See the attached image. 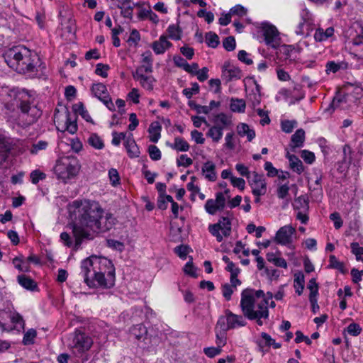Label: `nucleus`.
<instances>
[{
  "label": "nucleus",
  "instance_id": "1",
  "mask_svg": "<svg viewBox=\"0 0 363 363\" xmlns=\"http://www.w3.org/2000/svg\"><path fill=\"white\" fill-rule=\"evenodd\" d=\"M70 211L73 209L76 219L75 222L70 224L74 238V244L70 235L66 232L60 234V239L67 247L74 246V249L77 250L84 240L94 238L91 229L101 218V213H104V209L99 203L88 200L74 201L70 206Z\"/></svg>",
  "mask_w": 363,
  "mask_h": 363
},
{
  "label": "nucleus",
  "instance_id": "2",
  "mask_svg": "<svg viewBox=\"0 0 363 363\" xmlns=\"http://www.w3.org/2000/svg\"><path fill=\"white\" fill-rule=\"evenodd\" d=\"M81 274L89 287L111 288L114 285L115 269L111 260L91 256L81 263Z\"/></svg>",
  "mask_w": 363,
  "mask_h": 363
},
{
  "label": "nucleus",
  "instance_id": "3",
  "mask_svg": "<svg viewBox=\"0 0 363 363\" xmlns=\"http://www.w3.org/2000/svg\"><path fill=\"white\" fill-rule=\"evenodd\" d=\"M4 57L11 68L29 76L34 75L40 66V59L38 54L23 45L9 48L5 52Z\"/></svg>",
  "mask_w": 363,
  "mask_h": 363
},
{
  "label": "nucleus",
  "instance_id": "4",
  "mask_svg": "<svg viewBox=\"0 0 363 363\" xmlns=\"http://www.w3.org/2000/svg\"><path fill=\"white\" fill-rule=\"evenodd\" d=\"M255 296H264V291L252 289H244L241 293L240 308L245 318L251 320H256L257 323L261 326L263 325L261 318H268L269 310L266 308L265 302L259 304L257 310H254Z\"/></svg>",
  "mask_w": 363,
  "mask_h": 363
},
{
  "label": "nucleus",
  "instance_id": "5",
  "mask_svg": "<svg viewBox=\"0 0 363 363\" xmlns=\"http://www.w3.org/2000/svg\"><path fill=\"white\" fill-rule=\"evenodd\" d=\"M11 96H13L16 104L13 102H7L4 105V109L8 112H12L15 110V107L18 106L21 113L28 116V123L32 124L35 123L42 115V111L35 105H30L29 101V96L28 92L21 91H12Z\"/></svg>",
  "mask_w": 363,
  "mask_h": 363
},
{
  "label": "nucleus",
  "instance_id": "6",
  "mask_svg": "<svg viewBox=\"0 0 363 363\" xmlns=\"http://www.w3.org/2000/svg\"><path fill=\"white\" fill-rule=\"evenodd\" d=\"M81 165L76 157H63L57 160L54 172L57 177L66 182L74 178L79 172Z\"/></svg>",
  "mask_w": 363,
  "mask_h": 363
},
{
  "label": "nucleus",
  "instance_id": "7",
  "mask_svg": "<svg viewBox=\"0 0 363 363\" xmlns=\"http://www.w3.org/2000/svg\"><path fill=\"white\" fill-rule=\"evenodd\" d=\"M25 321L23 317L14 309L11 303L0 310V328L1 331L10 332L13 330H24Z\"/></svg>",
  "mask_w": 363,
  "mask_h": 363
},
{
  "label": "nucleus",
  "instance_id": "8",
  "mask_svg": "<svg viewBox=\"0 0 363 363\" xmlns=\"http://www.w3.org/2000/svg\"><path fill=\"white\" fill-rule=\"evenodd\" d=\"M72 110L74 112L71 114L70 112L66 109L64 115L65 121L62 123L58 121L57 128L62 131H67L71 134H74L78 129L77 124V116L79 114L86 121H91V118L87 110H86L83 103L79 102L72 106Z\"/></svg>",
  "mask_w": 363,
  "mask_h": 363
},
{
  "label": "nucleus",
  "instance_id": "9",
  "mask_svg": "<svg viewBox=\"0 0 363 363\" xmlns=\"http://www.w3.org/2000/svg\"><path fill=\"white\" fill-rule=\"evenodd\" d=\"M93 345L91 337L84 332L76 330L70 335L68 347L78 357L88 352Z\"/></svg>",
  "mask_w": 363,
  "mask_h": 363
},
{
  "label": "nucleus",
  "instance_id": "10",
  "mask_svg": "<svg viewBox=\"0 0 363 363\" xmlns=\"http://www.w3.org/2000/svg\"><path fill=\"white\" fill-rule=\"evenodd\" d=\"M116 223V218L111 213H101V218L98 219L96 225L93 226L91 233H104L110 230L113 228Z\"/></svg>",
  "mask_w": 363,
  "mask_h": 363
},
{
  "label": "nucleus",
  "instance_id": "11",
  "mask_svg": "<svg viewBox=\"0 0 363 363\" xmlns=\"http://www.w3.org/2000/svg\"><path fill=\"white\" fill-rule=\"evenodd\" d=\"M248 182L252 189V194L255 196H260L266 194L267 183L263 174L253 172L252 176L248 177Z\"/></svg>",
  "mask_w": 363,
  "mask_h": 363
},
{
  "label": "nucleus",
  "instance_id": "12",
  "mask_svg": "<svg viewBox=\"0 0 363 363\" xmlns=\"http://www.w3.org/2000/svg\"><path fill=\"white\" fill-rule=\"evenodd\" d=\"M91 91L96 97H97L103 104L111 111H114L115 104L113 103L106 86L102 83L93 84Z\"/></svg>",
  "mask_w": 363,
  "mask_h": 363
},
{
  "label": "nucleus",
  "instance_id": "13",
  "mask_svg": "<svg viewBox=\"0 0 363 363\" xmlns=\"http://www.w3.org/2000/svg\"><path fill=\"white\" fill-rule=\"evenodd\" d=\"M262 31L264 42L268 46L276 49L280 45L279 33L275 26L266 24L263 26Z\"/></svg>",
  "mask_w": 363,
  "mask_h": 363
},
{
  "label": "nucleus",
  "instance_id": "14",
  "mask_svg": "<svg viewBox=\"0 0 363 363\" xmlns=\"http://www.w3.org/2000/svg\"><path fill=\"white\" fill-rule=\"evenodd\" d=\"M225 206V198L224 194L218 192L216 194V199H208L205 203L204 208L210 215H215L218 211H222Z\"/></svg>",
  "mask_w": 363,
  "mask_h": 363
},
{
  "label": "nucleus",
  "instance_id": "15",
  "mask_svg": "<svg viewBox=\"0 0 363 363\" xmlns=\"http://www.w3.org/2000/svg\"><path fill=\"white\" fill-rule=\"evenodd\" d=\"M295 231V228L291 225H284L277 232L274 240L278 244L286 245L291 242L292 235Z\"/></svg>",
  "mask_w": 363,
  "mask_h": 363
},
{
  "label": "nucleus",
  "instance_id": "16",
  "mask_svg": "<svg viewBox=\"0 0 363 363\" xmlns=\"http://www.w3.org/2000/svg\"><path fill=\"white\" fill-rule=\"evenodd\" d=\"M242 76V72L238 67L226 65L223 67L222 77L226 82L240 79Z\"/></svg>",
  "mask_w": 363,
  "mask_h": 363
},
{
  "label": "nucleus",
  "instance_id": "17",
  "mask_svg": "<svg viewBox=\"0 0 363 363\" xmlns=\"http://www.w3.org/2000/svg\"><path fill=\"white\" fill-rule=\"evenodd\" d=\"M203 176L210 182H215L217 179L216 164L212 161L206 162L201 168Z\"/></svg>",
  "mask_w": 363,
  "mask_h": 363
},
{
  "label": "nucleus",
  "instance_id": "18",
  "mask_svg": "<svg viewBox=\"0 0 363 363\" xmlns=\"http://www.w3.org/2000/svg\"><path fill=\"white\" fill-rule=\"evenodd\" d=\"M172 44L167 40V37L161 35L158 40L152 43V48L155 54L161 55L163 54L166 50L169 48Z\"/></svg>",
  "mask_w": 363,
  "mask_h": 363
},
{
  "label": "nucleus",
  "instance_id": "19",
  "mask_svg": "<svg viewBox=\"0 0 363 363\" xmlns=\"http://www.w3.org/2000/svg\"><path fill=\"white\" fill-rule=\"evenodd\" d=\"M12 144L9 139L0 134V159L5 162L11 152Z\"/></svg>",
  "mask_w": 363,
  "mask_h": 363
},
{
  "label": "nucleus",
  "instance_id": "20",
  "mask_svg": "<svg viewBox=\"0 0 363 363\" xmlns=\"http://www.w3.org/2000/svg\"><path fill=\"white\" fill-rule=\"evenodd\" d=\"M226 322L228 323L230 329L242 327L247 324L242 315L234 314L231 311H228L226 313Z\"/></svg>",
  "mask_w": 363,
  "mask_h": 363
},
{
  "label": "nucleus",
  "instance_id": "21",
  "mask_svg": "<svg viewBox=\"0 0 363 363\" xmlns=\"http://www.w3.org/2000/svg\"><path fill=\"white\" fill-rule=\"evenodd\" d=\"M128 154L130 157H138L140 155L139 148L133 139V134H129L124 143Z\"/></svg>",
  "mask_w": 363,
  "mask_h": 363
},
{
  "label": "nucleus",
  "instance_id": "22",
  "mask_svg": "<svg viewBox=\"0 0 363 363\" xmlns=\"http://www.w3.org/2000/svg\"><path fill=\"white\" fill-rule=\"evenodd\" d=\"M253 84L254 87L250 92H248L247 89H245V91L247 98L252 102L253 107H255L258 106L261 101L260 86L255 80L253 81Z\"/></svg>",
  "mask_w": 363,
  "mask_h": 363
},
{
  "label": "nucleus",
  "instance_id": "23",
  "mask_svg": "<svg viewBox=\"0 0 363 363\" xmlns=\"http://www.w3.org/2000/svg\"><path fill=\"white\" fill-rule=\"evenodd\" d=\"M305 141V131L302 129H298L291 136L290 147L292 151L296 148L301 147Z\"/></svg>",
  "mask_w": 363,
  "mask_h": 363
},
{
  "label": "nucleus",
  "instance_id": "24",
  "mask_svg": "<svg viewBox=\"0 0 363 363\" xmlns=\"http://www.w3.org/2000/svg\"><path fill=\"white\" fill-rule=\"evenodd\" d=\"M294 209L298 211L308 212L309 199L306 195H301L294 199Z\"/></svg>",
  "mask_w": 363,
  "mask_h": 363
},
{
  "label": "nucleus",
  "instance_id": "25",
  "mask_svg": "<svg viewBox=\"0 0 363 363\" xmlns=\"http://www.w3.org/2000/svg\"><path fill=\"white\" fill-rule=\"evenodd\" d=\"M159 342V339L157 336H152L149 335L147 332V335L142 338V340L138 343V346L146 350L152 349Z\"/></svg>",
  "mask_w": 363,
  "mask_h": 363
},
{
  "label": "nucleus",
  "instance_id": "26",
  "mask_svg": "<svg viewBox=\"0 0 363 363\" xmlns=\"http://www.w3.org/2000/svg\"><path fill=\"white\" fill-rule=\"evenodd\" d=\"M286 157L289 160L290 167L293 171L298 174L303 172L304 169L302 162L296 155L287 152Z\"/></svg>",
  "mask_w": 363,
  "mask_h": 363
},
{
  "label": "nucleus",
  "instance_id": "27",
  "mask_svg": "<svg viewBox=\"0 0 363 363\" xmlns=\"http://www.w3.org/2000/svg\"><path fill=\"white\" fill-rule=\"evenodd\" d=\"M17 280L18 284L27 290L34 291L37 288L35 281L25 274L18 275Z\"/></svg>",
  "mask_w": 363,
  "mask_h": 363
},
{
  "label": "nucleus",
  "instance_id": "28",
  "mask_svg": "<svg viewBox=\"0 0 363 363\" xmlns=\"http://www.w3.org/2000/svg\"><path fill=\"white\" fill-rule=\"evenodd\" d=\"M147 328L143 324H137L130 328V335L136 339L138 342L147 335Z\"/></svg>",
  "mask_w": 363,
  "mask_h": 363
},
{
  "label": "nucleus",
  "instance_id": "29",
  "mask_svg": "<svg viewBox=\"0 0 363 363\" xmlns=\"http://www.w3.org/2000/svg\"><path fill=\"white\" fill-rule=\"evenodd\" d=\"M237 131L238 135L241 137L247 136L249 141L252 140L255 137V130L250 129L249 125L244 123H241L238 125Z\"/></svg>",
  "mask_w": 363,
  "mask_h": 363
},
{
  "label": "nucleus",
  "instance_id": "30",
  "mask_svg": "<svg viewBox=\"0 0 363 363\" xmlns=\"http://www.w3.org/2000/svg\"><path fill=\"white\" fill-rule=\"evenodd\" d=\"M223 127L213 125L208 129L206 136L211 138L214 143H218L223 137Z\"/></svg>",
  "mask_w": 363,
  "mask_h": 363
},
{
  "label": "nucleus",
  "instance_id": "31",
  "mask_svg": "<svg viewBox=\"0 0 363 363\" xmlns=\"http://www.w3.org/2000/svg\"><path fill=\"white\" fill-rule=\"evenodd\" d=\"M214 125L223 127V129L232 125V120L230 116L224 113H220L215 116L213 118Z\"/></svg>",
  "mask_w": 363,
  "mask_h": 363
},
{
  "label": "nucleus",
  "instance_id": "32",
  "mask_svg": "<svg viewBox=\"0 0 363 363\" xmlns=\"http://www.w3.org/2000/svg\"><path fill=\"white\" fill-rule=\"evenodd\" d=\"M162 127L158 122H153L150 124L148 128L150 134V140L152 143H157L160 138V131Z\"/></svg>",
  "mask_w": 363,
  "mask_h": 363
},
{
  "label": "nucleus",
  "instance_id": "33",
  "mask_svg": "<svg viewBox=\"0 0 363 363\" xmlns=\"http://www.w3.org/2000/svg\"><path fill=\"white\" fill-rule=\"evenodd\" d=\"M134 79L139 81L140 85L145 89L152 91L154 88V84L156 82L155 79L152 76H141L134 77Z\"/></svg>",
  "mask_w": 363,
  "mask_h": 363
},
{
  "label": "nucleus",
  "instance_id": "34",
  "mask_svg": "<svg viewBox=\"0 0 363 363\" xmlns=\"http://www.w3.org/2000/svg\"><path fill=\"white\" fill-rule=\"evenodd\" d=\"M325 72L328 74L330 72L336 73L340 69H346L347 68V63L341 61L335 62V61H329L325 65Z\"/></svg>",
  "mask_w": 363,
  "mask_h": 363
},
{
  "label": "nucleus",
  "instance_id": "35",
  "mask_svg": "<svg viewBox=\"0 0 363 363\" xmlns=\"http://www.w3.org/2000/svg\"><path fill=\"white\" fill-rule=\"evenodd\" d=\"M246 104L244 99L232 98L230 99V108L233 112L244 113Z\"/></svg>",
  "mask_w": 363,
  "mask_h": 363
},
{
  "label": "nucleus",
  "instance_id": "36",
  "mask_svg": "<svg viewBox=\"0 0 363 363\" xmlns=\"http://www.w3.org/2000/svg\"><path fill=\"white\" fill-rule=\"evenodd\" d=\"M334 33V29L332 27L328 28L325 31L322 28H318L315 30L314 38L316 41L321 42L326 40L329 37H331Z\"/></svg>",
  "mask_w": 363,
  "mask_h": 363
},
{
  "label": "nucleus",
  "instance_id": "37",
  "mask_svg": "<svg viewBox=\"0 0 363 363\" xmlns=\"http://www.w3.org/2000/svg\"><path fill=\"white\" fill-rule=\"evenodd\" d=\"M172 149L180 152H186L189 150V144L182 138L176 137L174 143L169 145Z\"/></svg>",
  "mask_w": 363,
  "mask_h": 363
},
{
  "label": "nucleus",
  "instance_id": "38",
  "mask_svg": "<svg viewBox=\"0 0 363 363\" xmlns=\"http://www.w3.org/2000/svg\"><path fill=\"white\" fill-rule=\"evenodd\" d=\"M304 275L303 273L299 272L295 274L294 279V288L296 289V292L300 296L302 294L304 289Z\"/></svg>",
  "mask_w": 363,
  "mask_h": 363
},
{
  "label": "nucleus",
  "instance_id": "39",
  "mask_svg": "<svg viewBox=\"0 0 363 363\" xmlns=\"http://www.w3.org/2000/svg\"><path fill=\"white\" fill-rule=\"evenodd\" d=\"M216 224H220V229L223 236L228 237L230 235L231 222L228 218L221 217Z\"/></svg>",
  "mask_w": 363,
  "mask_h": 363
},
{
  "label": "nucleus",
  "instance_id": "40",
  "mask_svg": "<svg viewBox=\"0 0 363 363\" xmlns=\"http://www.w3.org/2000/svg\"><path fill=\"white\" fill-rule=\"evenodd\" d=\"M167 33L169 37L174 40H179L181 39L182 30L178 25L172 24L167 28Z\"/></svg>",
  "mask_w": 363,
  "mask_h": 363
},
{
  "label": "nucleus",
  "instance_id": "41",
  "mask_svg": "<svg viewBox=\"0 0 363 363\" xmlns=\"http://www.w3.org/2000/svg\"><path fill=\"white\" fill-rule=\"evenodd\" d=\"M174 63L176 66L178 67H181L184 69L186 72L189 73H193L194 70L191 69L190 65L186 62V60H184L183 57H182L179 55L174 56L173 57Z\"/></svg>",
  "mask_w": 363,
  "mask_h": 363
},
{
  "label": "nucleus",
  "instance_id": "42",
  "mask_svg": "<svg viewBox=\"0 0 363 363\" xmlns=\"http://www.w3.org/2000/svg\"><path fill=\"white\" fill-rule=\"evenodd\" d=\"M89 144L97 150H101L104 147V144L101 138L96 133H92L88 138Z\"/></svg>",
  "mask_w": 363,
  "mask_h": 363
},
{
  "label": "nucleus",
  "instance_id": "43",
  "mask_svg": "<svg viewBox=\"0 0 363 363\" xmlns=\"http://www.w3.org/2000/svg\"><path fill=\"white\" fill-rule=\"evenodd\" d=\"M206 44L212 48H216L219 44L218 35L213 32H208L206 33Z\"/></svg>",
  "mask_w": 363,
  "mask_h": 363
},
{
  "label": "nucleus",
  "instance_id": "44",
  "mask_svg": "<svg viewBox=\"0 0 363 363\" xmlns=\"http://www.w3.org/2000/svg\"><path fill=\"white\" fill-rule=\"evenodd\" d=\"M352 253L356 257L357 261L363 262V247L359 246L357 242H353L350 245Z\"/></svg>",
  "mask_w": 363,
  "mask_h": 363
},
{
  "label": "nucleus",
  "instance_id": "45",
  "mask_svg": "<svg viewBox=\"0 0 363 363\" xmlns=\"http://www.w3.org/2000/svg\"><path fill=\"white\" fill-rule=\"evenodd\" d=\"M37 333L35 329H29L27 332L25 333L23 338V344L24 345H28L34 343V340L36 337Z\"/></svg>",
  "mask_w": 363,
  "mask_h": 363
},
{
  "label": "nucleus",
  "instance_id": "46",
  "mask_svg": "<svg viewBox=\"0 0 363 363\" xmlns=\"http://www.w3.org/2000/svg\"><path fill=\"white\" fill-rule=\"evenodd\" d=\"M152 72V65H143L138 67L136 70L133 72V77H141L145 75L144 73H150Z\"/></svg>",
  "mask_w": 363,
  "mask_h": 363
},
{
  "label": "nucleus",
  "instance_id": "47",
  "mask_svg": "<svg viewBox=\"0 0 363 363\" xmlns=\"http://www.w3.org/2000/svg\"><path fill=\"white\" fill-rule=\"evenodd\" d=\"M208 230L209 232L216 238V240L219 242H222L223 240V235L220 233V224H212L209 225L208 226Z\"/></svg>",
  "mask_w": 363,
  "mask_h": 363
},
{
  "label": "nucleus",
  "instance_id": "48",
  "mask_svg": "<svg viewBox=\"0 0 363 363\" xmlns=\"http://www.w3.org/2000/svg\"><path fill=\"white\" fill-rule=\"evenodd\" d=\"M216 344L220 348H222L225 345L227 342V336L226 333L224 331H216Z\"/></svg>",
  "mask_w": 363,
  "mask_h": 363
},
{
  "label": "nucleus",
  "instance_id": "49",
  "mask_svg": "<svg viewBox=\"0 0 363 363\" xmlns=\"http://www.w3.org/2000/svg\"><path fill=\"white\" fill-rule=\"evenodd\" d=\"M261 337L264 340V345L267 347L272 345L274 348L278 349L280 348L281 346L280 343L276 342L275 340L272 339L271 336L266 333H262Z\"/></svg>",
  "mask_w": 363,
  "mask_h": 363
},
{
  "label": "nucleus",
  "instance_id": "50",
  "mask_svg": "<svg viewBox=\"0 0 363 363\" xmlns=\"http://www.w3.org/2000/svg\"><path fill=\"white\" fill-rule=\"evenodd\" d=\"M189 105L191 108L196 110L198 113L208 114L211 111L210 107L197 104L194 101H189Z\"/></svg>",
  "mask_w": 363,
  "mask_h": 363
},
{
  "label": "nucleus",
  "instance_id": "51",
  "mask_svg": "<svg viewBox=\"0 0 363 363\" xmlns=\"http://www.w3.org/2000/svg\"><path fill=\"white\" fill-rule=\"evenodd\" d=\"M148 153L152 160L157 161L161 159V152L156 145H150L148 147Z\"/></svg>",
  "mask_w": 363,
  "mask_h": 363
},
{
  "label": "nucleus",
  "instance_id": "52",
  "mask_svg": "<svg viewBox=\"0 0 363 363\" xmlns=\"http://www.w3.org/2000/svg\"><path fill=\"white\" fill-rule=\"evenodd\" d=\"M330 268L336 269L340 270L341 272H344V264L342 262L338 261L335 255H330L329 258Z\"/></svg>",
  "mask_w": 363,
  "mask_h": 363
},
{
  "label": "nucleus",
  "instance_id": "53",
  "mask_svg": "<svg viewBox=\"0 0 363 363\" xmlns=\"http://www.w3.org/2000/svg\"><path fill=\"white\" fill-rule=\"evenodd\" d=\"M223 45L227 51L234 50L236 46L235 38L233 36L225 38L223 41Z\"/></svg>",
  "mask_w": 363,
  "mask_h": 363
},
{
  "label": "nucleus",
  "instance_id": "54",
  "mask_svg": "<svg viewBox=\"0 0 363 363\" xmlns=\"http://www.w3.org/2000/svg\"><path fill=\"white\" fill-rule=\"evenodd\" d=\"M297 123L296 121H289L286 120L281 122V130L286 133H290L293 131L294 128L296 127Z\"/></svg>",
  "mask_w": 363,
  "mask_h": 363
},
{
  "label": "nucleus",
  "instance_id": "55",
  "mask_svg": "<svg viewBox=\"0 0 363 363\" xmlns=\"http://www.w3.org/2000/svg\"><path fill=\"white\" fill-rule=\"evenodd\" d=\"M222 349L219 347H209L203 349L204 354L209 358H213L214 357L220 354Z\"/></svg>",
  "mask_w": 363,
  "mask_h": 363
},
{
  "label": "nucleus",
  "instance_id": "56",
  "mask_svg": "<svg viewBox=\"0 0 363 363\" xmlns=\"http://www.w3.org/2000/svg\"><path fill=\"white\" fill-rule=\"evenodd\" d=\"M199 92V85L198 83L195 82L191 84V88L184 89L183 90V94L186 96V98L190 99L193 96V94H198Z\"/></svg>",
  "mask_w": 363,
  "mask_h": 363
},
{
  "label": "nucleus",
  "instance_id": "57",
  "mask_svg": "<svg viewBox=\"0 0 363 363\" xmlns=\"http://www.w3.org/2000/svg\"><path fill=\"white\" fill-rule=\"evenodd\" d=\"M30 177L32 183L36 184L40 180L45 179L46 174L39 170H34L30 173Z\"/></svg>",
  "mask_w": 363,
  "mask_h": 363
},
{
  "label": "nucleus",
  "instance_id": "58",
  "mask_svg": "<svg viewBox=\"0 0 363 363\" xmlns=\"http://www.w3.org/2000/svg\"><path fill=\"white\" fill-rule=\"evenodd\" d=\"M193 163V160L188 157L186 155H180L179 158L177 160V164L178 167H188L190 165H191Z\"/></svg>",
  "mask_w": 363,
  "mask_h": 363
},
{
  "label": "nucleus",
  "instance_id": "59",
  "mask_svg": "<svg viewBox=\"0 0 363 363\" xmlns=\"http://www.w3.org/2000/svg\"><path fill=\"white\" fill-rule=\"evenodd\" d=\"M184 272L186 274H188L191 277H197L196 269L194 266L193 262L191 261L188 262L185 264L184 267Z\"/></svg>",
  "mask_w": 363,
  "mask_h": 363
},
{
  "label": "nucleus",
  "instance_id": "60",
  "mask_svg": "<svg viewBox=\"0 0 363 363\" xmlns=\"http://www.w3.org/2000/svg\"><path fill=\"white\" fill-rule=\"evenodd\" d=\"M234 289L229 284L226 283L222 286V294L224 298L229 301L231 299V296L234 292Z\"/></svg>",
  "mask_w": 363,
  "mask_h": 363
},
{
  "label": "nucleus",
  "instance_id": "61",
  "mask_svg": "<svg viewBox=\"0 0 363 363\" xmlns=\"http://www.w3.org/2000/svg\"><path fill=\"white\" fill-rule=\"evenodd\" d=\"M301 158L308 164H312L315 161V155L313 152L303 150L301 153Z\"/></svg>",
  "mask_w": 363,
  "mask_h": 363
},
{
  "label": "nucleus",
  "instance_id": "62",
  "mask_svg": "<svg viewBox=\"0 0 363 363\" xmlns=\"http://www.w3.org/2000/svg\"><path fill=\"white\" fill-rule=\"evenodd\" d=\"M108 69H109V66L108 65H104L102 63H99L96 65L95 73L97 75L101 76L102 77H106L108 76L107 71Z\"/></svg>",
  "mask_w": 363,
  "mask_h": 363
},
{
  "label": "nucleus",
  "instance_id": "63",
  "mask_svg": "<svg viewBox=\"0 0 363 363\" xmlns=\"http://www.w3.org/2000/svg\"><path fill=\"white\" fill-rule=\"evenodd\" d=\"M108 176H109V179L111 182V184L113 186H116L120 183V177H119L118 171L116 169L111 168L108 171Z\"/></svg>",
  "mask_w": 363,
  "mask_h": 363
},
{
  "label": "nucleus",
  "instance_id": "64",
  "mask_svg": "<svg viewBox=\"0 0 363 363\" xmlns=\"http://www.w3.org/2000/svg\"><path fill=\"white\" fill-rule=\"evenodd\" d=\"M347 332L351 335L357 336L361 333L362 328L359 324L352 323L347 326Z\"/></svg>",
  "mask_w": 363,
  "mask_h": 363
}]
</instances>
